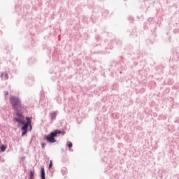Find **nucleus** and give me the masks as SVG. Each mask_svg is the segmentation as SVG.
I'll return each mask as SVG.
<instances>
[{
    "label": "nucleus",
    "instance_id": "aec40b11",
    "mask_svg": "<svg viewBox=\"0 0 179 179\" xmlns=\"http://www.w3.org/2000/svg\"><path fill=\"white\" fill-rule=\"evenodd\" d=\"M28 179H34V178H28Z\"/></svg>",
    "mask_w": 179,
    "mask_h": 179
},
{
    "label": "nucleus",
    "instance_id": "f8f14e48",
    "mask_svg": "<svg viewBox=\"0 0 179 179\" xmlns=\"http://www.w3.org/2000/svg\"><path fill=\"white\" fill-rule=\"evenodd\" d=\"M27 85H29V86H32L33 85V79L30 78L27 81Z\"/></svg>",
    "mask_w": 179,
    "mask_h": 179
},
{
    "label": "nucleus",
    "instance_id": "423d86ee",
    "mask_svg": "<svg viewBox=\"0 0 179 179\" xmlns=\"http://www.w3.org/2000/svg\"><path fill=\"white\" fill-rule=\"evenodd\" d=\"M6 149H8V145H6L5 144H0V152H1V153H3V152H6Z\"/></svg>",
    "mask_w": 179,
    "mask_h": 179
},
{
    "label": "nucleus",
    "instance_id": "5701e85b",
    "mask_svg": "<svg viewBox=\"0 0 179 179\" xmlns=\"http://www.w3.org/2000/svg\"><path fill=\"white\" fill-rule=\"evenodd\" d=\"M0 145H1V141H0Z\"/></svg>",
    "mask_w": 179,
    "mask_h": 179
},
{
    "label": "nucleus",
    "instance_id": "ddd939ff",
    "mask_svg": "<svg viewBox=\"0 0 179 179\" xmlns=\"http://www.w3.org/2000/svg\"><path fill=\"white\" fill-rule=\"evenodd\" d=\"M41 148L44 149V148H45V146H47V143L43 142V143H41Z\"/></svg>",
    "mask_w": 179,
    "mask_h": 179
},
{
    "label": "nucleus",
    "instance_id": "4be33fe9",
    "mask_svg": "<svg viewBox=\"0 0 179 179\" xmlns=\"http://www.w3.org/2000/svg\"><path fill=\"white\" fill-rule=\"evenodd\" d=\"M53 80H55V78H54Z\"/></svg>",
    "mask_w": 179,
    "mask_h": 179
},
{
    "label": "nucleus",
    "instance_id": "4468645a",
    "mask_svg": "<svg viewBox=\"0 0 179 179\" xmlns=\"http://www.w3.org/2000/svg\"><path fill=\"white\" fill-rule=\"evenodd\" d=\"M52 168V160H50L49 163L48 169H50Z\"/></svg>",
    "mask_w": 179,
    "mask_h": 179
},
{
    "label": "nucleus",
    "instance_id": "39448f33",
    "mask_svg": "<svg viewBox=\"0 0 179 179\" xmlns=\"http://www.w3.org/2000/svg\"><path fill=\"white\" fill-rule=\"evenodd\" d=\"M50 118L52 120H55L57 118V111H52L49 115Z\"/></svg>",
    "mask_w": 179,
    "mask_h": 179
},
{
    "label": "nucleus",
    "instance_id": "a211bd4d",
    "mask_svg": "<svg viewBox=\"0 0 179 179\" xmlns=\"http://www.w3.org/2000/svg\"><path fill=\"white\" fill-rule=\"evenodd\" d=\"M99 38H100V36H96V40H99Z\"/></svg>",
    "mask_w": 179,
    "mask_h": 179
},
{
    "label": "nucleus",
    "instance_id": "2eb2a0df",
    "mask_svg": "<svg viewBox=\"0 0 179 179\" xmlns=\"http://www.w3.org/2000/svg\"><path fill=\"white\" fill-rule=\"evenodd\" d=\"M9 94V92L8 91H4V96H8Z\"/></svg>",
    "mask_w": 179,
    "mask_h": 179
},
{
    "label": "nucleus",
    "instance_id": "f3484780",
    "mask_svg": "<svg viewBox=\"0 0 179 179\" xmlns=\"http://www.w3.org/2000/svg\"><path fill=\"white\" fill-rule=\"evenodd\" d=\"M117 44H122L121 41H117Z\"/></svg>",
    "mask_w": 179,
    "mask_h": 179
},
{
    "label": "nucleus",
    "instance_id": "b1692460",
    "mask_svg": "<svg viewBox=\"0 0 179 179\" xmlns=\"http://www.w3.org/2000/svg\"><path fill=\"white\" fill-rule=\"evenodd\" d=\"M26 179V178H25Z\"/></svg>",
    "mask_w": 179,
    "mask_h": 179
},
{
    "label": "nucleus",
    "instance_id": "0eeeda50",
    "mask_svg": "<svg viewBox=\"0 0 179 179\" xmlns=\"http://www.w3.org/2000/svg\"><path fill=\"white\" fill-rule=\"evenodd\" d=\"M37 59L34 57H31L28 59V64L29 65H33V64H36Z\"/></svg>",
    "mask_w": 179,
    "mask_h": 179
},
{
    "label": "nucleus",
    "instance_id": "6e6552de",
    "mask_svg": "<svg viewBox=\"0 0 179 179\" xmlns=\"http://www.w3.org/2000/svg\"><path fill=\"white\" fill-rule=\"evenodd\" d=\"M35 174H36V173L34 172V171H29V176L28 178H36L34 176Z\"/></svg>",
    "mask_w": 179,
    "mask_h": 179
},
{
    "label": "nucleus",
    "instance_id": "7ed1b4c3",
    "mask_svg": "<svg viewBox=\"0 0 179 179\" xmlns=\"http://www.w3.org/2000/svg\"><path fill=\"white\" fill-rule=\"evenodd\" d=\"M173 61H176V62L179 60V51L173 50Z\"/></svg>",
    "mask_w": 179,
    "mask_h": 179
},
{
    "label": "nucleus",
    "instance_id": "9d476101",
    "mask_svg": "<svg viewBox=\"0 0 179 179\" xmlns=\"http://www.w3.org/2000/svg\"><path fill=\"white\" fill-rule=\"evenodd\" d=\"M130 36H132V37H138V32H136V29L133 30V31L130 33Z\"/></svg>",
    "mask_w": 179,
    "mask_h": 179
},
{
    "label": "nucleus",
    "instance_id": "412c9836",
    "mask_svg": "<svg viewBox=\"0 0 179 179\" xmlns=\"http://www.w3.org/2000/svg\"><path fill=\"white\" fill-rule=\"evenodd\" d=\"M120 73H122V71H120Z\"/></svg>",
    "mask_w": 179,
    "mask_h": 179
},
{
    "label": "nucleus",
    "instance_id": "f03ea898",
    "mask_svg": "<svg viewBox=\"0 0 179 179\" xmlns=\"http://www.w3.org/2000/svg\"><path fill=\"white\" fill-rule=\"evenodd\" d=\"M65 134L66 132L64 130L55 129L49 134H45L43 136V141H46L47 143H55L57 142L55 138L59 135H64Z\"/></svg>",
    "mask_w": 179,
    "mask_h": 179
},
{
    "label": "nucleus",
    "instance_id": "20e7f679",
    "mask_svg": "<svg viewBox=\"0 0 179 179\" xmlns=\"http://www.w3.org/2000/svg\"><path fill=\"white\" fill-rule=\"evenodd\" d=\"M40 177L41 179H45V169L44 166L41 167Z\"/></svg>",
    "mask_w": 179,
    "mask_h": 179
},
{
    "label": "nucleus",
    "instance_id": "9b49d317",
    "mask_svg": "<svg viewBox=\"0 0 179 179\" xmlns=\"http://www.w3.org/2000/svg\"><path fill=\"white\" fill-rule=\"evenodd\" d=\"M66 146L69 148V150L72 149V146H73V144L72 143V142L69 141L66 143Z\"/></svg>",
    "mask_w": 179,
    "mask_h": 179
},
{
    "label": "nucleus",
    "instance_id": "1a4fd4ad",
    "mask_svg": "<svg viewBox=\"0 0 179 179\" xmlns=\"http://www.w3.org/2000/svg\"><path fill=\"white\" fill-rule=\"evenodd\" d=\"M6 80H8V79H9V76H8V73H2L1 74V78H3Z\"/></svg>",
    "mask_w": 179,
    "mask_h": 179
},
{
    "label": "nucleus",
    "instance_id": "f257e3e1",
    "mask_svg": "<svg viewBox=\"0 0 179 179\" xmlns=\"http://www.w3.org/2000/svg\"><path fill=\"white\" fill-rule=\"evenodd\" d=\"M10 103L12 106V109L15 113L16 117H13L14 122H17V128H20L22 136H24L29 132H31L33 129V126L31 125V120H33L32 117H24L23 113L26 111V108L27 106L22 104V100L19 97L15 96H11L10 97Z\"/></svg>",
    "mask_w": 179,
    "mask_h": 179
},
{
    "label": "nucleus",
    "instance_id": "dca6fc26",
    "mask_svg": "<svg viewBox=\"0 0 179 179\" xmlns=\"http://www.w3.org/2000/svg\"><path fill=\"white\" fill-rule=\"evenodd\" d=\"M103 13L108 15L110 13V12L108 11V10H105V12Z\"/></svg>",
    "mask_w": 179,
    "mask_h": 179
},
{
    "label": "nucleus",
    "instance_id": "6ab92c4d",
    "mask_svg": "<svg viewBox=\"0 0 179 179\" xmlns=\"http://www.w3.org/2000/svg\"><path fill=\"white\" fill-rule=\"evenodd\" d=\"M129 19H131L132 20L134 18H132V17H130Z\"/></svg>",
    "mask_w": 179,
    "mask_h": 179
}]
</instances>
